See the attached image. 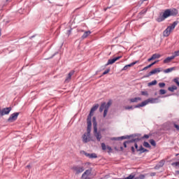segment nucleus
<instances>
[{
    "label": "nucleus",
    "instance_id": "nucleus-50",
    "mask_svg": "<svg viewBox=\"0 0 179 179\" xmlns=\"http://www.w3.org/2000/svg\"><path fill=\"white\" fill-rule=\"evenodd\" d=\"M128 69V66L126 65L123 67V69H122V71H127Z\"/></svg>",
    "mask_w": 179,
    "mask_h": 179
},
{
    "label": "nucleus",
    "instance_id": "nucleus-25",
    "mask_svg": "<svg viewBox=\"0 0 179 179\" xmlns=\"http://www.w3.org/2000/svg\"><path fill=\"white\" fill-rule=\"evenodd\" d=\"M92 122H93L94 129H95V131H96L97 130V122L96 121V117H93Z\"/></svg>",
    "mask_w": 179,
    "mask_h": 179
},
{
    "label": "nucleus",
    "instance_id": "nucleus-54",
    "mask_svg": "<svg viewBox=\"0 0 179 179\" xmlns=\"http://www.w3.org/2000/svg\"><path fill=\"white\" fill-rule=\"evenodd\" d=\"M139 178H140V179H143V178H145V175H140V176H139Z\"/></svg>",
    "mask_w": 179,
    "mask_h": 179
},
{
    "label": "nucleus",
    "instance_id": "nucleus-49",
    "mask_svg": "<svg viewBox=\"0 0 179 179\" xmlns=\"http://www.w3.org/2000/svg\"><path fill=\"white\" fill-rule=\"evenodd\" d=\"M146 12H147V10H143L141 11L140 14L143 15V14L146 13Z\"/></svg>",
    "mask_w": 179,
    "mask_h": 179
},
{
    "label": "nucleus",
    "instance_id": "nucleus-4",
    "mask_svg": "<svg viewBox=\"0 0 179 179\" xmlns=\"http://www.w3.org/2000/svg\"><path fill=\"white\" fill-rule=\"evenodd\" d=\"M73 172H75V175L80 174L85 171V167L80 166L79 165L73 166L71 168Z\"/></svg>",
    "mask_w": 179,
    "mask_h": 179
},
{
    "label": "nucleus",
    "instance_id": "nucleus-1",
    "mask_svg": "<svg viewBox=\"0 0 179 179\" xmlns=\"http://www.w3.org/2000/svg\"><path fill=\"white\" fill-rule=\"evenodd\" d=\"M112 102L109 101L107 103L103 102L101 103L99 108V113H103V117L106 118L107 117V113H108V108L111 107Z\"/></svg>",
    "mask_w": 179,
    "mask_h": 179
},
{
    "label": "nucleus",
    "instance_id": "nucleus-51",
    "mask_svg": "<svg viewBox=\"0 0 179 179\" xmlns=\"http://www.w3.org/2000/svg\"><path fill=\"white\" fill-rule=\"evenodd\" d=\"M131 152L133 155H135V148L134 146L131 147Z\"/></svg>",
    "mask_w": 179,
    "mask_h": 179
},
{
    "label": "nucleus",
    "instance_id": "nucleus-58",
    "mask_svg": "<svg viewBox=\"0 0 179 179\" xmlns=\"http://www.w3.org/2000/svg\"><path fill=\"white\" fill-rule=\"evenodd\" d=\"M54 57H55V55H52V56L51 57H50V58H52Z\"/></svg>",
    "mask_w": 179,
    "mask_h": 179
},
{
    "label": "nucleus",
    "instance_id": "nucleus-22",
    "mask_svg": "<svg viewBox=\"0 0 179 179\" xmlns=\"http://www.w3.org/2000/svg\"><path fill=\"white\" fill-rule=\"evenodd\" d=\"M171 16H177L178 15V10L173 8L170 10Z\"/></svg>",
    "mask_w": 179,
    "mask_h": 179
},
{
    "label": "nucleus",
    "instance_id": "nucleus-62",
    "mask_svg": "<svg viewBox=\"0 0 179 179\" xmlns=\"http://www.w3.org/2000/svg\"><path fill=\"white\" fill-rule=\"evenodd\" d=\"M143 1H148V0H143Z\"/></svg>",
    "mask_w": 179,
    "mask_h": 179
},
{
    "label": "nucleus",
    "instance_id": "nucleus-37",
    "mask_svg": "<svg viewBox=\"0 0 179 179\" xmlns=\"http://www.w3.org/2000/svg\"><path fill=\"white\" fill-rule=\"evenodd\" d=\"M150 143L152 145V146L156 147V141L153 139L150 140Z\"/></svg>",
    "mask_w": 179,
    "mask_h": 179
},
{
    "label": "nucleus",
    "instance_id": "nucleus-41",
    "mask_svg": "<svg viewBox=\"0 0 179 179\" xmlns=\"http://www.w3.org/2000/svg\"><path fill=\"white\" fill-rule=\"evenodd\" d=\"M134 148H135L136 152H140V151H139V147L138 146V143H136L134 144Z\"/></svg>",
    "mask_w": 179,
    "mask_h": 179
},
{
    "label": "nucleus",
    "instance_id": "nucleus-26",
    "mask_svg": "<svg viewBox=\"0 0 179 179\" xmlns=\"http://www.w3.org/2000/svg\"><path fill=\"white\" fill-rule=\"evenodd\" d=\"M138 151H140V153H145V152H149V150L146 148H144L143 146H140L139 147V150H138Z\"/></svg>",
    "mask_w": 179,
    "mask_h": 179
},
{
    "label": "nucleus",
    "instance_id": "nucleus-34",
    "mask_svg": "<svg viewBox=\"0 0 179 179\" xmlns=\"http://www.w3.org/2000/svg\"><path fill=\"white\" fill-rule=\"evenodd\" d=\"M157 62H159V60L155 61V62L151 63L150 64H149L148 66H147V67H148V69H149V68H152V66H153V65H155V64H157Z\"/></svg>",
    "mask_w": 179,
    "mask_h": 179
},
{
    "label": "nucleus",
    "instance_id": "nucleus-3",
    "mask_svg": "<svg viewBox=\"0 0 179 179\" xmlns=\"http://www.w3.org/2000/svg\"><path fill=\"white\" fill-rule=\"evenodd\" d=\"M170 9H166L163 13V15L160 14V15L156 19V20L158 22V23H160V22L166 20V19H167V17H170Z\"/></svg>",
    "mask_w": 179,
    "mask_h": 179
},
{
    "label": "nucleus",
    "instance_id": "nucleus-36",
    "mask_svg": "<svg viewBox=\"0 0 179 179\" xmlns=\"http://www.w3.org/2000/svg\"><path fill=\"white\" fill-rule=\"evenodd\" d=\"M150 138V134H145L143 136L141 137L142 139H149Z\"/></svg>",
    "mask_w": 179,
    "mask_h": 179
},
{
    "label": "nucleus",
    "instance_id": "nucleus-27",
    "mask_svg": "<svg viewBox=\"0 0 179 179\" xmlns=\"http://www.w3.org/2000/svg\"><path fill=\"white\" fill-rule=\"evenodd\" d=\"M164 166V160H162L159 162V164H157L155 168L156 169H160V167H163Z\"/></svg>",
    "mask_w": 179,
    "mask_h": 179
},
{
    "label": "nucleus",
    "instance_id": "nucleus-31",
    "mask_svg": "<svg viewBox=\"0 0 179 179\" xmlns=\"http://www.w3.org/2000/svg\"><path fill=\"white\" fill-rule=\"evenodd\" d=\"M155 85H157V80H156L148 83V86H155Z\"/></svg>",
    "mask_w": 179,
    "mask_h": 179
},
{
    "label": "nucleus",
    "instance_id": "nucleus-9",
    "mask_svg": "<svg viewBox=\"0 0 179 179\" xmlns=\"http://www.w3.org/2000/svg\"><path fill=\"white\" fill-rule=\"evenodd\" d=\"M92 174V169H87L86 170L82 175L81 179H90V176Z\"/></svg>",
    "mask_w": 179,
    "mask_h": 179
},
{
    "label": "nucleus",
    "instance_id": "nucleus-10",
    "mask_svg": "<svg viewBox=\"0 0 179 179\" xmlns=\"http://www.w3.org/2000/svg\"><path fill=\"white\" fill-rule=\"evenodd\" d=\"M87 132L88 133V135H89L90 132H92V117H87Z\"/></svg>",
    "mask_w": 179,
    "mask_h": 179
},
{
    "label": "nucleus",
    "instance_id": "nucleus-47",
    "mask_svg": "<svg viewBox=\"0 0 179 179\" xmlns=\"http://www.w3.org/2000/svg\"><path fill=\"white\" fill-rule=\"evenodd\" d=\"M108 72H110V69H106V70L103 73V75H107V73H108Z\"/></svg>",
    "mask_w": 179,
    "mask_h": 179
},
{
    "label": "nucleus",
    "instance_id": "nucleus-61",
    "mask_svg": "<svg viewBox=\"0 0 179 179\" xmlns=\"http://www.w3.org/2000/svg\"><path fill=\"white\" fill-rule=\"evenodd\" d=\"M121 149L122 150V147H121Z\"/></svg>",
    "mask_w": 179,
    "mask_h": 179
},
{
    "label": "nucleus",
    "instance_id": "nucleus-20",
    "mask_svg": "<svg viewBox=\"0 0 179 179\" xmlns=\"http://www.w3.org/2000/svg\"><path fill=\"white\" fill-rule=\"evenodd\" d=\"M174 58H176V56H173V55L166 57L164 60V64H170V62H171V61H173V59H174Z\"/></svg>",
    "mask_w": 179,
    "mask_h": 179
},
{
    "label": "nucleus",
    "instance_id": "nucleus-23",
    "mask_svg": "<svg viewBox=\"0 0 179 179\" xmlns=\"http://www.w3.org/2000/svg\"><path fill=\"white\" fill-rule=\"evenodd\" d=\"M141 100H142V98L136 97V98L130 99V102L131 103H138V101H141Z\"/></svg>",
    "mask_w": 179,
    "mask_h": 179
},
{
    "label": "nucleus",
    "instance_id": "nucleus-2",
    "mask_svg": "<svg viewBox=\"0 0 179 179\" xmlns=\"http://www.w3.org/2000/svg\"><path fill=\"white\" fill-rule=\"evenodd\" d=\"M177 24H178V22L175 21L173 22L172 24L167 27V28L163 32L164 37H169V36H170V34H171V31H173V29H176V26Z\"/></svg>",
    "mask_w": 179,
    "mask_h": 179
},
{
    "label": "nucleus",
    "instance_id": "nucleus-40",
    "mask_svg": "<svg viewBox=\"0 0 179 179\" xmlns=\"http://www.w3.org/2000/svg\"><path fill=\"white\" fill-rule=\"evenodd\" d=\"M159 87L163 88V87H164L166 86V83H159Z\"/></svg>",
    "mask_w": 179,
    "mask_h": 179
},
{
    "label": "nucleus",
    "instance_id": "nucleus-60",
    "mask_svg": "<svg viewBox=\"0 0 179 179\" xmlns=\"http://www.w3.org/2000/svg\"><path fill=\"white\" fill-rule=\"evenodd\" d=\"M179 154H177L176 156H178Z\"/></svg>",
    "mask_w": 179,
    "mask_h": 179
},
{
    "label": "nucleus",
    "instance_id": "nucleus-55",
    "mask_svg": "<svg viewBox=\"0 0 179 179\" xmlns=\"http://www.w3.org/2000/svg\"><path fill=\"white\" fill-rule=\"evenodd\" d=\"M147 69H148V66H145V67H144V68L142 69V71H147Z\"/></svg>",
    "mask_w": 179,
    "mask_h": 179
},
{
    "label": "nucleus",
    "instance_id": "nucleus-11",
    "mask_svg": "<svg viewBox=\"0 0 179 179\" xmlns=\"http://www.w3.org/2000/svg\"><path fill=\"white\" fill-rule=\"evenodd\" d=\"M120 58H122V56H119L117 57H115L113 59H109L108 60L107 64H106V66H108V65H113V64H114L115 62H116V61H118V59H120Z\"/></svg>",
    "mask_w": 179,
    "mask_h": 179
},
{
    "label": "nucleus",
    "instance_id": "nucleus-52",
    "mask_svg": "<svg viewBox=\"0 0 179 179\" xmlns=\"http://www.w3.org/2000/svg\"><path fill=\"white\" fill-rule=\"evenodd\" d=\"M150 176L151 177H155V176H156V173L152 172V173H151L150 174Z\"/></svg>",
    "mask_w": 179,
    "mask_h": 179
},
{
    "label": "nucleus",
    "instance_id": "nucleus-63",
    "mask_svg": "<svg viewBox=\"0 0 179 179\" xmlns=\"http://www.w3.org/2000/svg\"><path fill=\"white\" fill-rule=\"evenodd\" d=\"M6 1H9V0H6Z\"/></svg>",
    "mask_w": 179,
    "mask_h": 179
},
{
    "label": "nucleus",
    "instance_id": "nucleus-5",
    "mask_svg": "<svg viewBox=\"0 0 179 179\" xmlns=\"http://www.w3.org/2000/svg\"><path fill=\"white\" fill-rule=\"evenodd\" d=\"M19 114H20L19 112L11 114L8 119V122H13L16 121V120H17V117H19Z\"/></svg>",
    "mask_w": 179,
    "mask_h": 179
},
{
    "label": "nucleus",
    "instance_id": "nucleus-45",
    "mask_svg": "<svg viewBox=\"0 0 179 179\" xmlns=\"http://www.w3.org/2000/svg\"><path fill=\"white\" fill-rule=\"evenodd\" d=\"M124 108L126 110H134V107L132 106H125Z\"/></svg>",
    "mask_w": 179,
    "mask_h": 179
},
{
    "label": "nucleus",
    "instance_id": "nucleus-17",
    "mask_svg": "<svg viewBox=\"0 0 179 179\" xmlns=\"http://www.w3.org/2000/svg\"><path fill=\"white\" fill-rule=\"evenodd\" d=\"M160 73V68H157L151 71L148 76H145V78H149V76H152V75H155V73Z\"/></svg>",
    "mask_w": 179,
    "mask_h": 179
},
{
    "label": "nucleus",
    "instance_id": "nucleus-35",
    "mask_svg": "<svg viewBox=\"0 0 179 179\" xmlns=\"http://www.w3.org/2000/svg\"><path fill=\"white\" fill-rule=\"evenodd\" d=\"M157 62H159V60L155 61V62L151 63L150 64H149L148 66H147V67H148V69H149V68H152V66H153V65H155V64H157Z\"/></svg>",
    "mask_w": 179,
    "mask_h": 179
},
{
    "label": "nucleus",
    "instance_id": "nucleus-24",
    "mask_svg": "<svg viewBox=\"0 0 179 179\" xmlns=\"http://www.w3.org/2000/svg\"><path fill=\"white\" fill-rule=\"evenodd\" d=\"M173 71H176V67L166 69L164 71V73H170V72H173Z\"/></svg>",
    "mask_w": 179,
    "mask_h": 179
},
{
    "label": "nucleus",
    "instance_id": "nucleus-18",
    "mask_svg": "<svg viewBox=\"0 0 179 179\" xmlns=\"http://www.w3.org/2000/svg\"><path fill=\"white\" fill-rule=\"evenodd\" d=\"M148 104H149V101L147 99L145 101H143L141 103H138V105L135 106L134 108H139L141 107H145V106H148Z\"/></svg>",
    "mask_w": 179,
    "mask_h": 179
},
{
    "label": "nucleus",
    "instance_id": "nucleus-15",
    "mask_svg": "<svg viewBox=\"0 0 179 179\" xmlns=\"http://www.w3.org/2000/svg\"><path fill=\"white\" fill-rule=\"evenodd\" d=\"M131 136H134V135H131V136H122L121 137H117V138H112L111 140L112 141H122L124 139H129V138H131Z\"/></svg>",
    "mask_w": 179,
    "mask_h": 179
},
{
    "label": "nucleus",
    "instance_id": "nucleus-57",
    "mask_svg": "<svg viewBox=\"0 0 179 179\" xmlns=\"http://www.w3.org/2000/svg\"><path fill=\"white\" fill-rule=\"evenodd\" d=\"M30 167H31L30 165L27 166V169H30Z\"/></svg>",
    "mask_w": 179,
    "mask_h": 179
},
{
    "label": "nucleus",
    "instance_id": "nucleus-39",
    "mask_svg": "<svg viewBox=\"0 0 179 179\" xmlns=\"http://www.w3.org/2000/svg\"><path fill=\"white\" fill-rule=\"evenodd\" d=\"M173 82L177 85V86L179 87V81L178 78H174Z\"/></svg>",
    "mask_w": 179,
    "mask_h": 179
},
{
    "label": "nucleus",
    "instance_id": "nucleus-12",
    "mask_svg": "<svg viewBox=\"0 0 179 179\" xmlns=\"http://www.w3.org/2000/svg\"><path fill=\"white\" fill-rule=\"evenodd\" d=\"M83 142L84 143H87V142H90V134H88V133H85L83 135Z\"/></svg>",
    "mask_w": 179,
    "mask_h": 179
},
{
    "label": "nucleus",
    "instance_id": "nucleus-46",
    "mask_svg": "<svg viewBox=\"0 0 179 179\" xmlns=\"http://www.w3.org/2000/svg\"><path fill=\"white\" fill-rule=\"evenodd\" d=\"M127 143H131V142H129V140L124 142L123 145L124 148H127Z\"/></svg>",
    "mask_w": 179,
    "mask_h": 179
},
{
    "label": "nucleus",
    "instance_id": "nucleus-14",
    "mask_svg": "<svg viewBox=\"0 0 179 179\" xmlns=\"http://www.w3.org/2000/svg\"><path fill=\"white\" fill-rule=\"evenodd\" d=\"M94 136H95V138H96L98 142H100V141L101 140V133L100 131H97V128L96 131L95 130V129H94Z\"/></svg>",
    "mask_w": 179,
    "mask_h": 179
},
{
    "label": "nucleus",
    "instance_id": "nucleus-56",
    "mask_svg": "<svg viewBox=\"0 0 179 179\" xmlns=\"http://www.w3.org/2000/svg\"><path fill=\"white\" fill-rule=\"evenodd\" d=\"M71 31H72V30H71V29L67 31V33H68L69 36V34H71Z\"/></svg>",
    "mask_w": 179,
    "mask_h": 179
},
{
    "label": "nucleus",
    "instance_id": "nucleus-6",
    "mask_svg": "<svg viewBox=\"0 0 179 179\" xmlns=\"http://www.w3.org/2000/svg\"><path fill=\"white\" fill-rule=\"evenodd\" d=\"M139 136H141V134H133V136H131V138H133L131 140H129V142H130V143H136L137 142H139L140 141H142L141 137L139 138Z\"/></svg>",
    "mask_w": 179,
    "mask_h": 179
},
{
    "label": "nucleus",
    "instance_id": "nucleus-21",
    "mask_svg": "<svg viewBox=\"0 0 179 179\" xmlns=\"http://www.w3.org/2000/svg\"><path fill=\"white\" fill-rule=\"evenodd\" d=\"M92 34V31H85L83 34V35L81 36V38L83 40H85V38H87V37H89V36H90Z\"/></svg>",
    "mask_w": 179,
    "mask_h": 179
},
{
    "label": "nucleus",
    "instance_id": "nucleus-19",
    "mask_svg": "<svg viewBox=\"0 0 179 179\" xmlns=\"http://www.w3.org/2000/svg\"><path fill=\"white\" fill-rule=\"evenodd\" d=\"M101 148H102V150H106V149H108V153H111V152H113V148H111V147H110V146H106V143H102L101 144Z\"/></svg>",
    "mask_w": 179,
    "mask_h": 179
},
{
    "label": "nucleus",
    "instance_id": "nucleus-42",
    "mask_svg": "<svg viewBox=\"0 0 179 179\" xmlns=\"http://www.w3.org/2000/svg\"><path fill=\"white\" fill-rule=\"evenodd\" d=\"M172 166H175V167H178L179 166V162H173Z\"/></svg>",
    "mask_w": 179,
    "mask_h": 179
},
{
    "label": "nucleus",
    "instance_id": "nucleus-13",
    "mask_svg": "<svg viewBox=\"0 0 179 179\" xmlns=\"http://www.w3.org/2000/svg\"><path fill=\"white\" fill-rule=\"evenodd\" d=\"M73 73H75V71L72 70L71 71L67 77L65 79V83H69V82H71V80L72 79V76L73 75Z\"/></svg>",
    "mask_w": 179,
    "mask_h": 179
},
{
    "label": "nucleus",
    "instance_id": "nucleus-44",
    "mask_svg": "<svg viewBox=\"0 0 179 179\" xmlns=\"http://www.w3.org/2000/svg\"><path fill=\"white\" fill-rule=\"evenodd\" d=\"M166 92L165 90H160L159 94H166Z\"/></svg>",
    "mask_w": 179,
    "mask_h": 179
},
{
    "label": "nucleus",
    "instance_id": "nucleus-43",
    "mask_svg": "<svg viewBox=\"0 0 179 179\" xmlns=\"http://www.w3.org/2000/svg\"><path fill=\"white\" fill-rule=\"evenodd\" d=\"M173 54V57H175V58L176 57H179V50L175 51Z\"/></svg>",
    "mask_w": 179,
    "mask_h": 179
},
{
    "label": "nucleus",
    "instance_id": "nucleus-7",
    "mask_svg": "<svg viewBox=\"0 0 179 179\" xmlns=\"http://www.w3.org/2000/svg\"><path fill=\"white\" fill-rule=\"evenodd\" d=\"M12 111V108H4L3 110L0 109V117H3V115H8Z\"/></svg>",
    "mask_w": 179,
    "mask_h": 179
},
{
    "label": "nucleus",
    "instance_id": "nucleus-53",
    "mask_svg": "<svg viewBox=\"0 0 179 179\" xmlns=\"http://www.w3.org/2000/svg\"><path fill=\"white\" fill-rule=\"evenodd\" d=\"M153 56H152L150 59H148V62H150V61H153Z\"/></svg>",
    "mask_w": 179,
    "mask_h": 179
},
{
    "label": "nucleus",
    "instance_id": "nucleus-16",
    "mask_svg": "<svg viewBox=\"0 0 179 179\" xmlns=\"http://www.w3.org/2000/svg\"><path fill=\"white\" fill-rule=\"evenodd\" d=\"M97 108H99V104H96L95 106H94L92 108H91V110H90V114L88 115V117H90V118H92V117H93V113L94 112V111H96V110H97Z\"/></svg>",
    "mask_w": 179,
    "mask_h": 179
},
{
    "label": "nucleus",
    "instance_id": "nucleus-30",
    "mask_svg": "<svg viewBox=\"0 0 179 179\" xmlns=\"http://www.w3.org/2000/svg\"><path fill=\"white\" fill-rule=\"evenodd\" d=\"M143 145L144 146V148H148L149 149H150V148H152V146H150V144H149V143H148V141H144L143 143Z\"/></svg>",
    "mask_w": 179,
    "mask_h": 179
},
{
    "label": "nucleus",
    "instance_id": "nucleus-38",
    "mask_svg": "<svg viewBox=\"0 0 179 179\" xmlns=\"http://www.w3.org/2000/svg\"><path fill=\"white\" fill-rule=\"evenodd\" d=\"M141 94H142V96H149L148 91H142Z\"/></svg>",
    "mask_w": 179,
    "mask_h": 179
},
{
    "label": "nucleus",
    "instance_id": "nucleus-48",
    "mask_svg": "<svg viewBox=\"0 0 179 179\" xmlns=\"http://www.w3.org/2000/svg\"><path fill=\"white\" fill-rule=\"evenodd\" d=\"M173 127H175V128L177 129V131H179V126H178V124H174Z\"/></svg>",
    "mask_w": 179,
    "mask_h": 179
},
{
    "label": "nucleus",
    "instance_id": "nucleus-29",
    "mask_svg": "<svg viewBox=\"0 0 179 179\" xmlns=\"http://www.w3.org/2000/svg\"><path fill=\"white\" fill-rule=\"evenodd\" d=\"M147 100L148 103H156V101H157V99H154V98H150Z\"/></svg>",
    "mask_w": 179,
    "mask_h": 179
},
{
    "label": "nucleus",
    "instance_id": "nucleus-32",
    "mask_svg": "<svg viewBox=\"0 0 179 179\" xmlns=\"http://www.w3.org/2000/svg\"><path fill=\"white\" fill-rule=\"evenodd\" d=\"M138 62H139L138 61H136V62H134L129 64H127V67L128 68H131V66H134V65H136V64H138Z\"/></svg>",
    "mask_w": 179,
    "mask_h": 179
},
{
    "label": "nucleus",
    "instance_id": "nucleus-8",
    "mask_svg": "<svg viewBox=\"0 0 179 179\" xmlns=\"http://www.w3.org/2000/svg\"><path fill=\"white\" fill-rule=\"evenodd\" d=\"M80 153H83V155H85L86 157H89V159H97V154L96 153H87L86 151H80Z\"/></svg>",
    "mask_w": 179,
    "mask_h": 179
},
{
    "label": "nucleus",
    "instance_id": "nucleus-28",
    "mask_svg": "<svg viewBox=\"0 0 179 179\" xmlns=\"http://www.w3.org/2000/svg\"><path fill=\"white\" fill-rule=\"evenodd\" d=\"M177 86H176V85H172L171 87H168V90L169 91V92H174V90H177Z\"/></svg>",
    "mask_w": 179,
    "mask_h": 179
},
{
    "label": "nucleus",
    "instance_id": "nucleus-33",
    "mask_svg": "<svg viewBox=\"0 0 179 179\" xmlns=\"http://www.w3.org/2000/svg\"><path fill=\"white\" fill-rule=\"evenodd\" d=\"M160 57H162V55H160L159 54H154V55H152V58L154 59H157L160 58Z\"/></svg>",
    "mask_w": 179,
    "mask_h": 179
},
{
    "label": "nucleus",
    "instance_id": "nucleus-59",
    "mask_svg": "<svg viewBox=\"0 0 179 179\" xmlns=\"http://www.w3.org/2000/svg\"><path fill=\"white\" fill-rule=\"evenodd\" d=\"M34 37V36H31V38H33Z\"/></svg>",
    "mask_w": 179,
    "mask_h": 179
}]
</instances>
